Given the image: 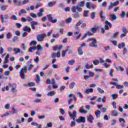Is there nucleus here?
I'll return each mask as SVG.
<instances>
[{
  "instance_id": "11",
  "label": "nucleus",
  "mask_w": 128,
  "mask_h": 128,
  "mask_svg": "<svg viewBox=\"0 0 128 128\" xmlns=\"http://www.w3.org/2000/svg\"><path fill=\"white\" fill-rule=\"evenodd\" d=\"M88 121L90 122V124H92V120H94V116H92V115L90 114L87 117Z\"/></svg>"
},
{
  "instance_id": "48",
  "label": "nucleus",
  "mask_w": 128,
  "mask_h": 128,
  "mask_svg": "<svg viewBox=\"0 0 128 128\" xmlns=\"http://www.w3.org/2000/svg\"><path fill=\"white\" fill-rule=\"evenodd\" d=\"M34 102H42V100L36 98L33 100Z\"/></svg>"
},
{
  "instance_id": "22",
  "label": "nucleus",
  "mask_w": 128,
  "mask_h": 128,
  "mask_svg": "<svg viewBox=\"0 0 128 128\" xmlns=\"http://www.w3.org/2000/svg\"><path fill=\"white\" fill-rule=\"evenodd\" d=\"M110 16L111 20H116V18H118V17L116 16V14H114L110 15Z\"/></svg>"
},
{
  "instance_id": "55",
  "label": "nucleus",
  "mask_w": 128,
  "mask_h": 128,
  "mask_svg": "<svg viewBox=\"0 0 128 128\" xmlns=\"http://www.w3.org/2000/svg\"><path fill=\"white\" fill-rule=\"evenodd\" d=\"M91 16H92V20L94 19V18H96V12H92L91 14Z\"/></svg>"
},
{
  "instance_id": "29",
  "label": "nucleus",
  "mask_w": 128,
  "mask_h": 128,
  "mask_svg": "<svg viewBox=\"0 0 128 128\" xmlns=\"http://www.w3.org/2000/svg\"><path fill=\"white\" fill-rule=\"evenodd\" d=\"M76 10L79 12H82V8L80 6H78V5H76Z\"/></svg>"
},
{
  "instance_id": "2",
  "label": "nucleus",
  "mask_w": 128,
  "mask_h": 128,
  "mask_svg": "<svg viewBox=\"0 0 128 128\" xmlns=\"http://www.w3.org/2000/svg\"><path fill=\"white\" fill-rule=\"evenodd\" d=\"M26 72H28V70L26 69V66H24L23 68H21L20 74V76L22 80H24L26 78V76L24 74H26Z\"/></svg>"
},
{
  "instance_id": "26",
  "label": "nucleus",
  "mask_w": 128,
  "mask_h": 128,
  "mask_svg": "<svg viewBox=\"0 0 128 128\" xmlns=\"http://www.w3.org/2000/svg\"><path fill=\"white\" fill-rule=\"evenodd\" d=\"M6 8H8V6L7 5H3L2 6L0 7V10L2 11V12H4V10H6Z\"/></svg>"
},
{
  "instance_id": "63",
  "label": "nucleus",
  "mask_w": 128,
  "mask_h": 128,
  "mask_svg": "<svg viewBox=\"0 0 128 128\" xmlns=\"http://www.w3.org/2000/svg\"><path fill=\"white\" fill-rule=\"evenodd\" d=\"M76 126V122L74 121H72L71 122L70 126L72 127V126Z\"/></svg>"
},
{
  "instance_id": "13",
  "label": "nucleus",
  "mask_w": 128,
  "mask_h": 128,
  "mask_svg": "<svg viewBox=\"0 0 128 128\" xmlns=\"http://www.w3.org/2000/svg\"><path fill=\"white\" fill-rule=\"evenodd\" d=\"M24 32H30L32 29L28 26H26L23 28Z\"/></svg>"
},
{
  "instance_id": "6",
  "label": "nucleus",
  "mask_w": 128,
  "mask_h": 128,
  "mask_svg": "<svg viewBox=\"0 0 128 128\" xmlns=\"http://www.w3.org/2000/svg\"><path fill=\"white\" fill-rule=\"evenodd\" d=\"M46 36L45 34H41L37 35L36 38L38 42H44V38H46Z\"/></svg>"
},
{
  "instance_id": "40",
  "label": "nucleus",
  "mask_w": 128,
  "mask_h": 128,
  "mask_svg": "<svg viewBox=\"0 0 128 128\" xmlns=\"http://www.w3.org/2000/svg\"><path fill=\"white\" fill-rule=\"evenodd\" d=\"M36 82H40V76L39 75H36Z\"/></svg>"
},
{
  "instance_id": "28",
  "label": "nucleus",
  "mask_w": 128,
  "mask_h": 128,
  "mask_svg": "<svg viewBox=\"0 0 128 128\" xmlns=\"http://www.w3.org/2000/svg\"><path fill=\"white\" fill-rule=\"evenodd\" d=\"M74 62H76V61L74 60H68V64L72 66L74 64Z\"/></svg>"
},
{
  "instance_id": "19",
  "label": "nucleus",
  "mask_w": 128,
  "mask_h": 128,
  "mask_svg": "<svg viewBox=\"0 0 128 128\" xmlns=\"http://www.w3.org/2000/svg\"><path fill=\"white\" fill-rule=\"evenodd\" d=\"M56 4V1L49 2L48 3V8H52V6H54Z\"/></svg>"
},
{
  "instance_id": "45",
  "label": "nucleus",
  "mask_w": 128,
  "mask_h": 128,
  "mask_svg": "<svg viewBox=\"0 0 128 128\" xmlns=\"http://www.w3.org/2000/svg\"><path fill=\"white\" fill-rule=\"evenodd\" d=\"M124 85H120V84H117L116 86V88H118V90H120V88H124Z\"/></svg>"
},
{
  "instance_id": "41",
  "label": "nucleus",
  "mask_w": 128,
  "mask_h": 128,
  "mask_svg": "<svg viewBox=\"0 0 128 128\" xmlns=\"http://www.w3.org/2000/svg\"><path fill=\"white\" fill-rule=\"evenodd\" d=\"M28 86H36V83L34 82H30L28 83Z\"/></svg>"
},
{
  "instance_id": "8",
  "label": "nucleus",
  "mask_w": 128,
  "mask_h": 128,
  "mask_svg": "<svg viewBox=\"0 0 128 128\" xmlns=\"http://www.w3.org/2000/svg\"><path fill=\"white\" fill-rule=\"evenodd\" d=\"M76 122L80 124V122H83L84 124L86 122V117L80 116V118L76 120Z\"/></svg>"
},
{
  "instance_id": "3",
  "label": "nucleus",
  "mask_w": 128,
  "mask_h": 128,
  "mask_svg": "<svg viewBox=\"0 0 128 128\" xmlns=\"http://www.w3.org/2000/svg\"><path fill=\"white\" fill-rule=\"evenodd\" d=\"M76 114H78L76 110L73 111L72 113V112H68L69 116H70V118H72L74 122L76 120Z\"/></svg>"
},
{
  "instance_id": "59",
  "label": "nucleus",
  "mask_w": 128,
  "mask_h": 128,
  "mask_svg": "<svg viewBox=\"0 0 128 128\" xmlns=\"http://www.w3.org/2000/svg\"><path fill=\"white\" fill-rule=\"evenodd\" d=\"M18 36H14L12 38V42H16V40H18Z\"/></svg>"
},
{
  "instance_id": "24",
  "label": "nucleus",
  "mask_w": 128,
  "mask_h": 128,
  "mask_svg": "<svg viewBox=\"0 0 128 128\" xmlns=\"http://www.w3.org/2000/svg\"><path fill=\"white\" fill-rule=\"evenodd\" d=\"M74 86H76V82H72L71 83H70V85H69V88H70V90L74 88Z\"/></svg>"
},
{
  "instance_id": "35",
  "label": "nucleus",
  "mask_w": 128,
  "mask_h": 128,
  "mask_svg": "<svg viewBox=\"0 0 128 128\" xmlns=\"http://www.w3.org/2000/svg\"><path fill=\"white\" fill-rule=\"evenodd\" d=\"M22 14H26V10L22 9L20 10V12H19L20 16H22Z\"/></svg>"
},
{
  "instance_id": "58",
  "label": "nucleus",
  "mask_w": 128,
  "mask_h": 128,
  "mask_svg": "<svg viewBox=\"0 0 128 128\" xmlns=\"http://www.w3.org/2000/svg\"><path fill=\"white\" fill-rule=\"evenodd\" d=\"M15 34L16 36H20V32L19 30H16L15 32Z\"/></svg>"
},
{
  "instance_id": "51",
  "label": "nucleus",
  "mask_w": 128,
  "mask_h": 128,
  "mask_svg": "<svg viewBox=\"0 0 128 128\" xmlns=\"http://www.w3.org/2000/svg\"><path fill=\"white\" fill-rule=\"evenodd\" d=\"M5 108H6V110H10V104H6L5 106Z\"/></svg>"
},
{
  "instance_id": "53",
  "label": "nucleus",
  "mask_w": 128,
  "mask_h": 128,
  "mask_svg": "<svg viewBox=\"0 0 128 128\" xmlns=\"http://www.w3.org/2000/svg\"><path fill=\"white\" fill-rule=\"evenodd\" d=\"M0 18L2 21V24H4V16L3 14L0 15Z\"/></svg>"
},
{
  "instance_id": "14",
  "label": "nucleus",
  "mask_w": 128,
  "mask_h": 128,
  "mask_svg": "<svg viewBox=\"0 0 128 128\" xmlns=\"http://www.w3.org/2000/svg\"><path fill=\"white\" fill-rule=\"evenodd\" d=\"M124 46H126V43L124 42H122V44H118V48L120 50L124 48Z\"/></svg>"
},
{
  "instance_id": "5",
  "label": "nucleus",
  "mask_w": 128,
  "mask_h": 128,
  "mask_svg": "<svg viewBox=\"0 0 128 128\" xmlns=\"http://www.w3.org/2000/svg\"><path fill=\"white\" fill-rule=\"evenodd\" d=\"M9 86L12 88L11 92H18V90H16V84L14 83L13 84H12L10 83Z\"/></svg>"
},
{
  "instance_id": "39",
  "label": "nucleus",
  "mask_w": 128,
  "mask_h": 128,
  "mask_svg": "<svg viewBox=\"0 0 128 128\" xmlns=\"http://www.w3.org/2000/svg\"><path fill=\"white\" fill-rule=\"evenodd\" d=\"M64 24H66V22L64 20H62L59 24L60 26H64Z\"/></svg>"
},
{
  "instance_id": "62",
  "label": "nucleus",
  "mask_w": 128,
  "mask_h": 128,
  "mask_svg": "<svg viewBox=\"0 0 128 128\" xmlns=\"http://www.w3.org/2000/svg\"><path fill=\"white\" fill-rule=\"evenodd\" d=\"M12 110H13V114H18V110H16L14 107H12Z\"/></svg>"
},
{
  "instance_id": "64",
  "label": "nucleus",
  "mask_w": 128,
  "mask_h": 128,
  "mask_svg": "<svg viewBox=\"0 0 128 128\" xmlns=\"http://www.w3.org/2000/svg\"><path fill=\"white\" fill-rule=\"evenodd\" d=\"M28 0H24L22 2V4H28Z\"/></svg>"
},
{
  "instance_id": "12",
  "label": "nucleus",
  "mask_w": 128,
  "mask_h": 128,
  "mask_svg": "<svg viewBox=\"0 0 128 128\" xmlns=\"http://www.w3.org/2000/svg\"><path fill=\"white\" fill-rule=\"evenodd\" d=\"M80 114H88V110H84V106H82L80 110Z\"/></svg>"
},
{
  "instance_id": "44",
  "label": "nucleus",
  "mask_w": 128,
  "mask_h": 128,
  "mask_svg": "<svg viewBox=\"0 0 128 128\" xmlns=\"http://www.w3.org/2000/svg\"><path fill=\"white\" fill-rule=\"evenodd\" d=\"M112 106L114 108H115V109H116L117 108H116V102L114 101H113L112 102Z\"/></svg>"
},
{
  "instance_id": "18",
  "label": "nucleus",
  "mask_w": 128,
  "mask_h": 128,
  "mask_svg": "<svg viewBox=\"0 0 128 128\" xmlns=\"http://www.w3.org/2000/svg\"><path fill=\"white\" fill-rule=\"evenodd\" d=\"M82 24V20L78 21V22L76 23V26H75V27H74L75 28H76V30H78L79 28H78V26H80Z\"/></svg>"
},
{
  "instance_id": "57",
  "label": "nucleus",
  "mask_w": 128,
  "mask_h": 128,
  "mask_svg": "<svg viewBox=\"0 0 128 128\" xmlns=\"http://www.w3.org/2000/svg\"><path fill=\"white\" fill-rule=\"evenodd\" d=\"M32 68H34V64H30L28 67V71L30 72L32 70Z\"/></svg>"
},
{
  "instance_id": "36",
  "label": "nucleus",
  "mask_w": 128,
  "mask_h": 128,
  "mask_svg": "<svg viewBox=\"0 0 128 128\" xmlns=\"http://www.w3.org/2000/svg\"><path fill=\"white\" fill-rule=\"evenodd\" d=\"M88 12H90V11L84 10V16H85L86 18H88Z\"/></svg>"
},
{
  "instance_id": "52",
  "label": "nucleus",
  "mask_w": 128,
  "mask_h": 128,
  "mask_svg": "<svg viewBox=\"0 0 128 128\" xmlns=\"http://www.w3.org/2000/svg\"><path fill=\"white\" fill-rule=\"evenodd\" d=\"M112 98L113 100H116V98H118V94H112Z\"/></svg>"
},
{
  "instance_id": "54",
  "label": "nucleus",
  "mask_w": 128,
  "mask_h": 128,
  "mask_svg": "<svg viewBox=\"0 0 128 128\" xmlns=\"http://www.w3.org/2000/svg\"><path fill=\"white\" fill-rule=\"evenodd\" d=\"M88 74H89L90 78V77L92 78V76H94V72H90V71L88 72Z\"/></svg>"
},
{
  "instance_id": "17",
  "label": "nucleus",
  "mask_w": 128,
  "mask_h": 128,
  "mask_svg": "<svg viewBox=\"0 0 128 128\" xmlns=\"http://www.w3.org/2000/svg\"><path fill=\"white\" fill-rule=\"evenodd\" d=\"M31 125L36 126H37V128H42V124L38 125V122H32L31 123Z\"/></svg>"
},
{
  "instance_id": "4",
  "label": "nucleus",
  "mask_w": 128,
  "mask_h": 128,
  "mask_svg": "<svg viewBox=\"0 0 128 128\" xmlns=\"http://www.w3.org/2000/svg\"><path fill=\"white\" fill-rule=\"evenodd\" d=\"M47 18L49 20V22H52V24H56V22H58V19L54 20V17H52V14H50L47 16Z\"/></svg>"
},
{
  "instance_id": "15",
  "label": "nucleus",
  "mask_w": 128,
  "mask_h": 128,
  "mask_svg": "<svg viewBox=\"0 0 128 128\" xmlns=\"http://www.w3.org/2000/svg\"><path fill=\"white\" fill-rule=\"evenodd\" d=\"M56 94L54 91H51L47 94L48 96H54Z\"/></svg>"
},
{
  "instance_id": "32",
  "label": "nucleus",
  "mask_w": 128,
  "mask_h": 128,
  "mask_svg": "<svg viewBox=\"0 0 128 128\" xmlns=\"http://www.w3.org/2000/svg\"><path fill=\"white\" fill-rule=\"evenodd\" d=\"M97 90L98 92H100V94H104V90L100 88V87L98 88Z\"/></svg>"
},
{
  "instance_id": "49",
  "label": "nucleus",
  "mask_w": 128,
  "mask_h": 128,
  "mask_svg": "<svg viewBox=\"0 0 128 128\" xmlns=\"http://www.w3.org/2000/svg\"><path fill=\"white\" fill-rule=\"evenodd\" d=\"M11 20H18V18L16 15H13L10 18Z\"/></svg>"
},
{
  "instance_id": "47",
  "label": "nucleus",
  "mask_w": 128,
  "mask_h": 128,
  "mask_svg": "<svg viewBox=\"0 0 128 128\" xmlns=\"http://www.w3.org/2000/svg\"><path fill=\"white\" fill-rule=\"evenodd\" d=\"M118 4H120V2L116 1V2H114L113 4L112 3V6H118Z\"/></svg>"
},
{
  "instance_id": "34",
  "label": "nucleus",
  "mask_w": 128,
  "mask_h": 128,
  "mask_svg": "<svg viewBox=\"0 0 128 128\" xmlns=\"http://www.w3.org/2000/svg\"><path fill=\"white\" fill-rule=\"evenodd\" d=\"M30 16L34 18H38V15L34 13L31 12L30 13Z\"/></svg>"
},
{
  "instance_id": "20",
  "label": "nucleus",
  "mask_w": 128,
  "mask_h": 128,
  "mask_svg": "<svg viewBox=\"0 0 128 128\" xmlns=\"http://www.w3.org/2000/svg\"><path fill=\"white\" fill-rule=\"evenodd\" d=\"M111 116H118V114L116 110H114L112 112Z\"/></svg>"
},
{
  "instance_id": "21",
  "label": "nucleus",
  "mask_w": 128,
  "mask_h": 128,
  "mask_svg": "<svg viewBox=\"0 0 128 128\" xmlns=\"http://www.w3.org/2000/svg\"><path fill=\"white\" fill-rule=\"evenodd\" d=\"M95 114L97 118H100V110H98L95 112Z\"/></svg>"
},
{
  "instance_id": "60",
  "label": "nucleus",
  "mask_w": 128,
  "mask_h": 128,
  "mask_svg": "<svg viewBox=\"0 0 128 128\" xmlns=\"http://www.w3.org/2000/svg\"><path fill=\"white\" fill-rule=\"evenodd\" d=\"M16 26L18 28H22V24L20 23H16Z\"/></svg>"
},
{
  "instance_id": "38",
  "label": "nucleus",
  "mask_w": 128,
  "mask_h": 128,
  "mask_svg": "<svg viewBox=\"0 0 128 128\" xmlns=\"http://www.w3.org/2000/svg\"><path fill=\"white\" fill-rule=\"evenodd\" d=\"M6 38H8V40H10V38H12V34L10 32H8L6 34Z\"/></svg>"
},
{
  "instance_id": "30",
  "label": "nucleus",
  "mask_w": 128,
  "mask_h": 128,
  "mask_svg": "<svg viewBox=\"0 0 128 128\" xmlns=\"http://www.w3.org/2000/svg\"><path fill=\"white\" fill-rule=\"evenodd\" d=\"M122 32H124V34H126L128 33V30L126 29V27H123L122 28Z\"/></svg>"
},
{
  "instance_id": "27",
  "label": "nucleus",
  "mask_w": 128,
  "mask_h": 128,
  "mask_svg": "<svg viewBox=\"0 0 128 128\" xmlns=\"http://www.w3.org/2000/svg\"><path fill=\"white\" fill-rule=\"evenodd\" d=\"M90 32L93 34H96L98 32V28H92L90 29Z\"/></svg>"
},
{
  "instance_id": "16",
  "label": "nucleus",
  "mask_w": 128,
  "mask_h": 128,
  "mask_svg": "<svg viewBox=\"0 0 128 128\" xmlns=\"http://www.w3.org/2000/svg\"><path fill=\"white\" fill-rule=\"evenodd\" d=\"M78 54L79 56H82V54H84V52L82 51V47L78 48Z\"/></svg>"
},
{
  "instance_id": "56",
  "label": "nucleus",
  "mask_w": 128,
  "mask_h": 128,
  "mask_svg": "<svg viewBox=\"0 0 128 128\" xmlns=\"http://www.w3.org/2000/svg\"><path fill=\"white\" fill-rule=\"evenodd\" d=\"M66 52L65 50L62 51V58H64L66 56Z\"/></svg>"
},
{
  "instance_id": "42",
  "label": "nucleus",
  "mask_w": 128,
  "mask_h": 128,
  "mask_svg": "<svg viewBox=\"0 0 128 128\" xmlns=\"http://www.w3.org/2000/svg\"><path fill=\"white\" fill-rule=\"evenodd\" d=\"M38 43L34 41V40H32L31 42L30 43V46H36V44Z\"/></svg>"
},
{
  "instance_id": "43",
  "label": "nucleus",
  "mask_w": 128,
  "mask_h": 128,
  "mask_svg": "<svg viewBox=\"0 0 128 128\" xmlns=\"http://www.w3.org/2000/svg\"><path fill=\"white\" fill-rule=\"evenodd\" d=\"M71 10L73 12H76V7L72 6V8H71Z\"/></svg>"
},
{
  "instance_id": "46",
  "label": "nucleus",
  "mask_w": 128,
  "mask_h": 128,
  "mask_svg": "<svg viewBox=\"0 0 128 128\" xmlns=\"http://www.w3.org/2000/svg\"><path fill=\"white\" fill-rule=\"evenodd\" d=\"M80 15L78 12H76L74 14V18H80Z\"/></svg>"
},
{
  "instance_id": "37",
  "label": "nucleus",
  "mask_w": 128,
  "mask_h": 128,
  "mask_svg": "<svg viewBox=\"0 0 128 128\" xmlns=\"http://www.w3.org/2000/svg\"><path fill=\"white\" fill-rule=\"evenodd\" d=\"M100 64V61L98 60H94L93 61V64L94 66H98Z\"/></svg>"
},
{
  "instance_id": "23",
  "label": "nucleus",
  "mask_w": 128,
  "mask_h": 128,
  "mask_svg": "<svg viewBox=\"0 0 128 128\" xmlns=\"http://www.w3.org/2000/svg\"><path fill=\"white\" fill-rule=\"evenodd\" d=\"M86 94H90V92H94V89L90 88L86 89L85 91Z\"/></svg>"
},
{
  "instance_id": "31",
  "label": "nucleus",
  "mask_w": 128,
  "mask_h": 128,
  "mask_svg": "<svg viewBox=\"0 0 128 128\" xmlns=\"http://www.w3.org/2000/svg\"><path fill=\"white\" fill-rule=\"evenodd\" d=\"M14 52H16L15 54H17L20 52V49L19 48H14Z\"/></svg>"
},
{
  "instance_id": "7",
  "label": "nucleus",
  "mask_w": 128,
  "mask_h": 128,
  "mask_svg": "<svg viewBox=\"0 0 128 128\" xmlns=\"http://www.w3.org/2000/svg\"><path fill=\"white\" fill-rule=\"evenodd\" d=\"M105 24H106L104 26V29L106 30H110V28H112V24L110 22H108V21L106 20L105 22ZM108 26H110V28H108Z\"/></svg>"
},
{
  "instance_id": "10",
  "label": "nucleus",
  "mask_w": 128,
  "mask_h": 128,
  "mask_svg": "<svg viewBox=\"0 0 128 128\" xmlns=\"http://www.w3.org/2000/svg\"><path fill=\"white\" fill-rule=\"evenodd\" d=\"M100 18L102 19L103 22H104L106 20V17L104 16V11L101 10L100 13Z\"/></svg>"
},
{
  "instance_id": "61",
  "label": "nucleus",
  "mask_w": 128,
  "mask_h": 128,
  "mask_svg": "<svg viewBox=\"0 0 128 128\" xmlns=\"http://www.w3.org/2000/svg\"><path fill=\"white\" fill-rule=\"evenodd\" d=\"M60 112L62 116H64V114H66V111L62 108L60 109Z\"/></svg>"
},
{
  "instance_id": "50",
  "label": "nucleus",
  "mask_w": 128,
  "mask_h": 128,
  "mask_svg": "<svg viewBox=\"0 0 128 128\" xmlns=\"http://www.w3.org/2000/svg\"><path fill=\"white\" fill-rule=\"evenodd\" d=\"M126 12H122L120 16H121V17L122 18H124V16H126Z\"/></svg>"
},
{
  "instance_id": "9",
  "label": "nucleus",
  "mask_w": 128,
  "mask_h": 128,
  "mask_svg": "<svg viewBox=\"0 0 128 128\" xmlns=\"http://www.w3.org/2000/svg\"><path fill=\"white\" fill-rule=\"evenodd\" d=\"M30 24L32 30H36L35 26H38V22L32 21L30 22Z\"/></svg>"
},
{
  "instance_id": "25",
  "label": "nucleus",
  "mask_w": 128,
  "mask_h": 128,
  "mask_svg": "<svg viewBox=\"0 0 128 128\" xmlns=\"http://www.w3.org/2000/svg\"><path fill=\"white\" fill-rule=\"evenodd\" d=\"M77 6L80 7L84 6V0L79 2Z\"/></svg>"
},
{
  "instance_id": "1",
  "label": "nucleus",
  "mask_w": 128,
  "mask_h": 128,
  "mask_svg": "<svg viewBox=\"0 0 128 128\" xmlns=\"http://www.w3.org/2000/svg\"><path fill=\"white\" fill-rule=\"evenodd\" d=\"M92 42L90 44L89 46L90 48H98V41L96 39L94 38H89L87 40V42Z\"/></svg>"
},
{
  "instance_id": "33",
  "label": "nucleus",
  "mask_w": 128,
  "mask_h": 128,
  "mask_svg": "<svg viewBox=\"0 0 128 128\" xmlns=\"http://www.w3.org/2000/svg\"><path fill=\"white\" fill-rule=\"evenodd\" d=\"M72 20V18H69L66 20V24H70Z\"/></svg>"
}]
</instances>
